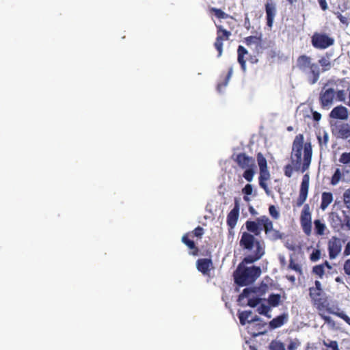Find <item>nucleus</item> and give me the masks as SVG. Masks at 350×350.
Returning a JSON list of instances; mask_svg holds the SVG:
<instances>
[{"mask_svg": "<svg viewBox=\"0 0 350 350\" xmlns=\"http://www.w3.org/2000/svg\"><path fill=\"white\" fill-rule=\"evenodd\" d=\"M312 155V146L310 142L304 145V136L301 134L297 135L293 141L291 156V163L294 170L303 173L306 171L311 163Z\"/></svg>", "mask_w": 350, "mask_h": 350, "instance_id": "obj_1", "label": "nucleus"}, {"mask_svg": "<svg viewBox=\"0 0 350 350\" xmlns=\"http://www.w3.org/2000/svg\"><path fill=\"white\" fill-rule=\"evenodd\" d=\"M268 289V286L266 284L262 283L258 287H247L240 294L239 301H241L244 298L247 299V305L252 308L260 306L257 308V311L260 314L265 315L268 319L271 318V314L269 313L271 307L261 301L265 300L261 297Z\"/></svg>", "mask_w": 350, "mask_h": 350, "instance_id": "obj_2", "label": "nucleus"}, {"mask_svg": "<svg viewBox=\"0 0 350 350\" xmlns=\"http://www.w3.org/2000/svg\"><path fill=\"white\" fill-rule=\"evenodd\" d=\"M260 274V267H247L243 264H239L234 272V282L239 286H247L254 282Z\"/></svg>", "mask_w": 350, "mask_h": 350, "instance_id": "obj_3", "label": "nucleus"}, {"mask_svg": "<svg viewBox=\"0 0 350 350\" xmlns=\"http://www.w3.org/2000/svg\"><path fill=\"white\" fill-rule=\"evenodd\" d=\"M312 46L317 49H325L334 44V39L325 33L315 32L311 38Z\"/></svg>", "mask_w": 350, "mask_h": 350, "instance_id": "obj_4", "label": "nucleus"}, {"mask_svg": "<svg viewBox=\"0 0 350 350\" xmlns=\"http://www.w3.org/2000/svg\"><path fill=\"white\" fill-rule=\"evenodd\" d=\"M332 132L337 138L347 139L350 137V125L345 123H338L336 121H330Z\"/></svg>", "mask_w": 350, "mask_h": 350, "instance_id": "obj_5", "label": "nucleus"}, {"mask_svg": "<svg viewBox=\"0 0 350 350\" xmlns=\"http://www.w3.org/2000/svg\"><path fill=\"white\" fill-rule=\"evenodd\" d=\"M335 95V90L333 88H327V85H325L319 95V100L322 107L329 109L333 105Z\"/></svg>", "mask_w": 350, "mask_h": 350, "instance_id": "obj_6", "label": "nucleus"}, {"mask_svg": "<svg viewBox=\"0 0 350 350\" xmlns=\"http://www.w3.org/2000/svg\"><path fill=\"white\" fill-rule=\"evenodd\" d=\"M233 160L241 169L248 168L250 167H256L255 159L247 155L245 153L234 154L232 157Z\"/></svg>", "mask_w": 350, "mask_h": 350, "instance_id": "obj_7", "label": "nucleus"}, {"mask_svg": "<svg viewBox=\"0 0 350 350\" xmlns=\"http://www.w3.org/2000/svg\"><path fill=\"white\" fill-rule=\"evenodd\" d=\"M269 217L264 215L258 217L255 221L248 220L245 222V227L247 231L254 234V236H259L262 231V228L265 229V222L261 221L262 219H268Z\"/></svg>", "mask_w": 350, "mask_h": 350, "instance_id": "obj_8", "label": "nucleus"}, {"mask_svg": "<svg viewBox=\"0 0 350 350\" xmlns=\"http://www.w3.org/2000/svg\"><path fill=\"white\" fill-rule=\"evenodd\" d=\"M310 176L306 174L302 178L300 186L299 195L297 200V206H301L306 202L309 189Z\"/></svg>", "mask_w": 350, "mask_h": 350, "instance_id": "obj_9", "label": "nucleus"}, {"mask_svg": "<svg viewBox=\"0 0 350 350\" xmlns=\"http://www.w3.org/2000/svg\"><path fill=\"white\" fill-rule=\"evenodd\" d=\"M196 268L204 276L211 278V271L214 269L213 264L210 258H199L196 261Z\"/></svg>", "mask_w": 350, "mask_h": 350, "instance_id": "obj_10", "label": "nucleus"}, {"mask_svg": "<svg viewBox=\"0 0 350 350\" xmlns=\"http://www.w3.org/2000/svg\"><path fill=\"white\" fill-rule=\"evenodd\" d=\"M256 243H260L256 240L253 234L244 232L242 233L240 239V245L248 251H251L254 247L256 249Z\"/></svg>", "mask_w": 350, "mask_h": 350, "instance_id": "obj_11", "label": "nucleus"}, {"mask_svg": "<svg viewBox=\"0 0 350 350\" xmlns=\"http://www.w3.org/2000/svg\"><path fill=\"white\" fill-rule=\"evenodd\" d=\"M261 221L265 223L264 231L270 240L276 241L278 239H282L283 234L278 230L273 228V222L269 219V218L262 219Z\"/></svg>", "mask_w": 350, "mask_h": 350, "instance_id": "obj_12", "label": "nucleus"}, {"mask_svg": "<svg viewBox=\"0 0 350 350\" xmlns=\"http://www.w3.org/2000/svg\"><path fill=\"white\" fill-rule=\"evenodd\" d=\"M264 254L265 250L262 244H261V243H256V249H255L254 253L246 256L240 264H243L244 265L252 264L260 259Z\"/></svg>", "mask_w": 350, "mask_h": 350, "instance_id": "obj_13", "label": "nucleus"}, {"mask_svg": "<svg viewBox=\"0 0 350 350\" xmlns=\"http://www.w3.org/2000/svg\"><path fill=\"white\" fill-rule=\"evenodd\" d=\"M342 250L341 241L338 238L333 237L328 243L329 256L330 259H334Z\"/></svg>", "mask_w": 350, "mask_h": 350, "instance_id": "obj_14", "label": "nucleus"}, {"mask_svg": "<svg viewBox=\"0 0 350 350\" xmlns=\"http://www.w3.org/2000/svg\"><path fill=\"white\" fill-rule=\"evenodd\" d=\"M265 12L267 25L271 28L273 24L275 16L276 14L275 4L271 1H267L265 3Z\"/></svg>", "mask_w": 350, "mask_h": 350, "instance_id": "obj_15", "label": "nucleus"}, {"mask_svg": "<svg viewBox=\"0 0 350 350\" xmlns=\"http://www.w3.org/2000/svg\"><path fill=\"white\" fill-rule=\"evenodd\" d=\"M315 63L312 62L311 58L305 55L299 56L297 60V68L304 74L308 73L312 66Z\"/></svg>", "mask_w": 350, "mask_h": 350, "instance_id": "obj_16", "label": "nucleus"}, {"mask_svg": "<svg viewBox=\"0 0 350 350\" xmlns=\"http://www.w3.org/2000/svg\"><path fill=\"white\" fill-rule=\"evenodd\" d=\"M348 110L342 105L335 107L329 113V117L332 119L346 120L348 119Z\"/></svg>", "mask_w": 350, "mask_h": 350, "instance_id": "obj_17", "label": "nucleus"}, {"mask_svg": "<svg viewBox=\"0 0 350 350\" xmlns=\"http://www.w3.org/2000/svg\"><path fill=\"white\" fill-rule=\"evenodd\" d=\"M239 215V205L236 200L234 208L230 211L228 215L227 224L231 228H234L237 224Z\"/></svg>", "mask_w": 350, "mask_h": 350, "instance_id": "obj_18", "label": "nucleus"}, {"mask_svg": "<svg viewBox=\"0 0 350 350\" xmlns=\"http://www.w3.org/2000/svg\"><path fill=\"white\" fill-rule=\"evenodd\" d=\"M181 241L189 248V254L190 255L196 256L199 254V249L195 242L190 239L189 234H184L182 237Z\"/></svg>", "mask_w": 350, "mask_h": 350, "instance_id": "obj_19", "label": "nucleus"}, {"mask_svg": "<svg viewBox=\"0 0 350 350\" xmlns=\"http://www.w3.org/2000/svg\"><path fill=\"white\" fill-rule=\"evenodd\" d=\"M307 76L308 81L310 84H315L320 77V68L318 64H315L312 66V68L308 70V73H305Z\"/></svg>", "mask_w": 350, "mask_h": 350, "instance_id": "obj_20", "label": "nucleus"}, {"mask_svg": "<svg viewBox=\"0 0 350 350\" xmlns=\"http://www.w3.org/2000/svg\"><path fill=\"white\" fill-rule=\"evenodd\" d=\"M288 320V314L286 313L282 314L275 318H273L269 323L271 329L278 328L283 325Z\"/></svg>", "mask_w": 350, "mask_h": 350, "instance_id": "obj_21", "label": "nucleus"}, {"mask_svg": "<svg viewBox=\"0 0 350 350\" xmlns=\"http://www.w3.org/2000/svg\"><path fill=\"white\" fill-rule=\"evenodd\" d=\"M300 220L304 232L306 234L310 235L312 231L311 214L301 215Z\"/></svg>", "mask_w": 350, "mask_h": 350, "instance_id": "obj_22", "label": "nucleus"}, {"mask_svg": "<svg viewBox=\"0 0 350 350\" xmlns=\"http://www.w3.org/2000/svg\"><path fill=\"white\" fill-rule=\"evenodd\" d=\"M332 201V193L330 192H323L322 193L321 208L323 211L325 210Z\"/></svg>", "mask_w": 350, "mask_h": 350, "instance_id": "obj_23", "label": "nucleus"}, {"mask_svg": "<svg viewBox=\"0 0 350 350\" xmlns=\"http://www.w3.org/2000/svg\"><path fill=\"white\" fill-rule=\"evenodd\" d=\"M252 312L251 310L239 311L238 317L240 323L242 325H245L246 323H250V320L252 317Z\"/></svg>", "mask_w": 350, "mask_h": 350, "instance_id": "obj_24", "label": "nucleus"}, {"mask_svg": "<svg viewBox=\"0 0 350 350\" xmlns=\"http://www.w3.org/2000/svg\"><path fill=\"white\" fill-rule=\"evenodd\" d=\"M331 224L334 228H339L343 226V220L336 213L332 212L329 215Z\"/></svg>", "mask_w": 350, "mask_h": 350, "instance_id": "obj_25", "label": "nucleus"}, {"mask_svg": "<svg viewBox=\"0 0 350 350\" xmlns=\"http://www.w3.org/2000/svg\"><path fill=\"white\" fill-rule=\"evenodd\" d=\"M245 43L247 46H254L256 50L261 44V38L258 36H249L245 38Z\"/></svg>", "mask_w": 350, "mask_h": 350, "instance_id": "obj_26", "label": "nucleus"}, {"mask_svg": "<svg viewBox=\"0 0 350 350\" xmlns=\"http://www.w3.org/2000/svg\"><path fill=\"white\" fill-rule=\"evenodd\" d=\"M281 296L278 293H271L269 295L267 301L270 307H276L280 304Z\"/></svg>", "mask_w": 350, "mask_h": 350, "instance_id": "obj_27", "label": "nucleus"}, {"mask_svg": "<svg viewBox=\"0 0 350 350\" xmlns=\"http://www.w3.org/2000/svg\"><path fill=\"white\" fill-rule=\"evenodd\" d=\"M256 167H250L244 169L245 171L243 174V177L249 183L253 180L254 176L256 173Z\"/></svg>", "mask_w": 350, "mask_h": 350, "instance_id": "obj_28", "label": "nucleus"}, {"mask_svg": "<svg viewBox=\"0 0 350 350\" xmlns=\"http://www.w3.org/2000/svg\"><path fill=\"white\" fill-rule=\"evenodd\" d=\"M319 65L322 67V72H326L331 69L333 66L331 61L327 59V58H324L321 57L319 60Z\"/></svg>", "mask_w": 350, "mask_h": 350, "instance_id": "obj_29", "label": "nucleus"}, {"mask_svg": "<svg viewBox=\"0 0 350 350\" xmlns=\"http://www.w3.org/2000/svg\"><path fill=\"white\" fill-rule=\"evenodd\" d=\"M315 232L318 235H323L325 228V225L322 223L319 219L314 221Z\"/></svg>", "mask_w": 350, "mask_h": 350, "instance_id": "obj_30", "label": "nucleus"}, {"mask_svg": "<svg viewBox=\"0 0 350 350\" xmlns=\"http://www.w3.org/2000/svg\"><path fill=\"white\" fill-rule=\"evenodd\" d=\"M257 162L260 170L267 169V162L265 157L261 152L257 154Z\"/></svg>", "mask_w": 350, "mask_h": 350, "instance_id": "obj_31", "label": "nucleus"}, {"mask_svg": "<svg viewBox=\"0 0 350 350\" xmlns=\"http://www.w3.org/2000/svg\"><path fill=\"white\" fill-rule=\"evenodd\" d=\"M317 139H318L319 145L321 148H323V146L325 148L327 147V144L329 142V135H328L327 132H326L325 131H323V136L321 137V135H318Z\"/></svg>", "mask_w": 350, "mask_h": 350, "instance_id": "obj_32", "label": "nucleus"}, {"mask_svg": "<svg viewBox=\"0 0 350 350\" xmlns=\"http://www.w3.org/2000/svg\"><path fill=\"white\" fill-rule=\"evenodd\" d=\"M270 350H285V345L279 340H273L269 345Z\"/></svg>", "mask_w": 350, "mask_h": 350, "instance_id": "obj_33", "label": "nucleus"}, {"mask_svg": "<svg viewBox=\"0 0 350 350\" xmlns=\"http://www.w3.org/2000/svg\"><path fill=\"white\" fill-rule=\"evenodd\" d=\"M323 344L327 347V350H340L338 342L336 340H323Z\"/></svg>", "mask_w": 350, "mask_h": 350, "instance_id": "obj_34", "label": "nucleus"}, {"mask_svg": "<svg viewBox=\"0 0 350 350\" xmlns=\"http://www.w3.org/2000/svg\"><path fill=\"white\" fill-rule=\"evenodd\" d=\"M188 234H189L190 237H196L197 238L201 239L204 234V229L200 226H198Z\"/></svg>", "mask_w": 350, "mask_h": 350, "instance_id": "obj_35", "label": "nucleus"}, {"mask_svg": "<svg viewBox=\"0 0 350 350\" xmlns=\"http://www.w3.org/2000/svg\"><path fill=\"white\" fill-rule=\"evenodd\" d=\"M340 178H341V172L339 168H337L335 170V172L332 177L331 184L332 185H336L339 183Z\"/></svg>", "mask_w": 350, "mask_h": 350, "instance_id": "obj_36", "label": "nucleus"}, {"mask_svg": "<svg viewBox=\"0 0 350 350\" xmlns=\"http://www.w3.org/2000/svg\"><path fill=\"white\" fill-rule=\"evenodd\" d=\"M328 312L331 314H335L337 317L341 318L343 319L347 324L350 325V318L343 312H337L332 310L331 309L327 310Z\"/></svg>", "mask_w": 350, "mask_h": 350, "instance_id": "obj_37", "label": "nucleus"}, {"mask_svg": "<svg viewBox=\"0 0 350 350\" xmlns=\"http://www.w3.org/2000/svg\"><path fill=\"white\" fill-rule=\"evenodd\" d=\"M312 271L316 275H319V278H322L325 271H324V265H318L313 267Z\"/></svg>", "mask_w": 350, "mask_h": 350, "instance_id": "obj_38", "label": "nucleus"}, {"mask_svg": "<svg viewBox=\"0 0 350 350\" xmlns=\"http://www.w3.org/2000/svg\"><path fill=\"white\" fill-rule=\"evenodd\" d=\"M288 268L301 273V267L299 264L295 263L292 257L290 258Z\"/></svg>", "mask_w": 350, "mask_h": 350, "instance_id": "obj_39", "label": "nucleus"}, {"mask_svg": "<svg viewBox=\"0 0 350 350\" xmlns=\"http://www.w3.org/2000/svg\"><path fill=\"white\" fill-rule=\"evenodd\" d=\"M343 200L346 207L350 211V189H347L344 192Z\"/></svg>", "mask_w": 350, "mask_h": 350, "instance_id": "obj_40", "label": "nucleus"}, {"mask_svg": "<svg viewBox=\"0 0 350 350\" xmlns=\"http://www.w3.org/2000/svg\"><path fill=\"white\" fill-rule=\"evenodd\" d=\"M270 178V174L268 170V169H265L263 170H260V176H259V180H264L266 181L269 180Z\"/></svg>", "mask_w": 350, "mask_h": 350, "instance_id": "obj_41", "label": "nucleus"}, {"mask_svg": "<svg viewBox=\"0 0 350 350\" xmlns=\"http://www.w3.org/2000/svg\"><path fill=\"white\" fill-rule=\"evenodd\" d=\"M339 161L344 164H348L350 163V152H343L339 159Z\"/></svg>", "mask_w": 350, "mask_h": 350, "instance_id": "obj_42", "label": "nucleus"}, {"mask_svg": "<svg viewBox=\"0 0 350 350\" xmlns=\"http://www.w3.org/2000/svg\"><path fill=\"white\" fill-rule=\"evenodd\" d=\"M269 214L271 215V216L277 219L279 218L280 217V213L279 212L277 211L275 206L274 205H271L269 206Z\"/></svg>", "mask_w": 350, "mask_h": 350, "instance_id": "obj_43", "label": "nucleus"}, {"mask_svg": "<svg viewBox=\"0 0 350 350\" xmlns=\"http://www.w3.org/2000/svg\"><path fill=\"white\" fill-rule=\"evenodd\" d=\"M335 98L338 101L345 102L346 95H345V91L344 90H338L337 92L336 91Z\"/></svg>", "mask_w": 350, "mask_h": 350, "instance_id": "obj_44", "label": "nucleus"}, {"mask_svg": "<svg viewBox=\"0 0 350 350\" xmlns=\"http://www.w3.org/2000/svg\"><path fill=\"white\" fill-rule=\"evenodd\" d=\"M321 257V251L319 250H314L310 256V259L312 262H316Z\"/></svg>", "mask_w": 350, "mask_h": 350, "instance_id": "obj_45", "label": "nucleus"}, {"mask_svg": "<svg viewBox=\"0 0 350 350\" xmlns=\"http://www.w3.org/2000/svg\"><path fill=\"white\" fill-rule=\"evenodd\" d=\"M253 192V186L251 184H247L242 189V193L244 195L250 196Z\"/></svg>", "mask_w": 350, "mask_h": 350, "instance_id": "obj_46", "label": "nucleus"}, {"mask_svg": "<svg viewBox=\"0 0 350 350\" xmlns=\"http://www.w3.org/2000/svg\"><path fill=\"white\" fill-rule=\"evenodd\" d=\"M294 170L293 165L291 164H288L284 167V174L290 178L292 176L293 170Z\"/></svg>", "mask_w": 350, "mask_h": 350, "instance_id": "obj_47", "label": "nucleus"}, {"mask_svg": "<svg viewBox=\"0 0 350 350\" xmlns=\"http://www.w3.org/2000/svg\"><path fill=\"white\" fill-rule=\"evenodd\" d=\"M299 344L297 340H291L287 349L288 350H296Z\"/></svg>", "mask_w": 350, "mask_h": 350, "instance_id": "obj_48", "label": "nucleus"}, {"mask_svg": "<svg viewBox=\"0 0 350 350\" xmlns=\"http://www.w3.org/2000/svg\"><path fill=\"white\" fill-rule=\"evenodd\" d=\"M245 55H241V54H238V62L240 64L242 70L245 72L246 70V63L244 59Z\"/></svg>", "mask_w": 350, "mask_h": 350, "instance_id": "obj_49", "label": "nucleus"}, {"mask_svg": "<svg viewBox=\"0 0 350 350\" xmlns=\"http://www.w3.org/2000/svg\"><path fill=\"white\" fill-rule=\"evenodd\" d=\"M310 295L312 299H314L321 295V291L319 290L314 289V287L310 288Z\"/></svg>", "mask_w": 350, "mask_h": 350, "instance_id": "obj_50", "label": "nucleus"}, {"mask_svg": "<svg viewBox=\"0 0 350 350\" xmlns=\"http://www.w3.org/2000/svg\"><path fill=\"white\" fill-rule=\"evenodd\" d=\"M220 33H222L221 35H220V40L222 38L228 39L229 36L231 34L230 31H228L227 30L223 29L221 26Z\"/></svg>", "mask_w": 350, "mask_h": 350, "instance_id": "obj_51", "label": "nucleus"}, {"mask_svg": "<svg viewBox=\"0 0 350 350\" xmlns=\"http://www.w3.org/2000/svg\"><path fill=\"white\" fill-rule=\"evenodd\" d=\"M259 185L262 188L267 195L270 194V190L269 189L267 183L264 180H259Z\"/></svg>", "mask_w": 350, "mask_h": 350, "instance_id": "obj_52", "label": "nucleus"}, {"mask_svg": "<svg viewBox=\"0 0 350 350\" xmlns=\"http://www.w3.org/2000/svg\"><path fill=\"white\" fill-rule=\"evenodd\" d=\"M344 271L346 274L350 275V259L345 261L344 265Z\"/></svg>", "mask_w": 350, "mask_h": 350, "instance_id": "obj_53", "label": "nucleus"}, {"mask_svg": "<svg viewBox=\"0 0 350 350\" xmlns=\"http://www.w3.org/2000/svg\"><path fill=\"white\" fill-rule=\"evenodd\" d=\"M312 119L316 122H319L321 119V114L318 111H312Z\"/></svg>", "mask_w": 350, "mask_h": 350, "instance_id": "obj_54", "label": "nucleus"}, {"mask_svg": "<svg viewBox=\"0 0 350 350\" xmlns=\"http://www.w3.org/2000/svg\"><path fill=\"white\" fill-rule=\"evenodd\" d=\"M337 18L339 19V21L345 25H348V21L347 18L342 16L341 14L338 13L337 14Z\"/></svg>", "mask_w": 350, "mask_h": 350, "instance_id": "obj_55", "label": "nucleus"}, {"mask_svg": "<svg viewBox=\"0 0 350 350\" xmlns=\"http://www.w3.org/2000/svg\"><path fill=\"white\" fill-rule=\"evenodd\" d=\"M237 53L238 54H241V55H245L247 54V51L244 46L240 45L238 47Z\"/></svg>", "mask_w": 350, "mask_h": 350, "instance_id": "obj_56", "label": "nucleus"}, {"mask_svg": "<svg viewBox=\"0 0 350 350\" xmlns=\"http://www.w3.org/2000/svg\"><path fill=\"white\" fill-rule=\"evenodd\" d=\"M319 4L323 10H326L328 8L326 0H318Z\"/></svg>", "mask_w": 350, "mask_h": 350, "instance_id": "obj_57", "label": "nucleus"}, {"mask_svg": "<svg viewBox=\"0 0 350 350\" xmlns=\"http://www.w3.org/2000/svg\"><path fill=\"white\" fill-rule=\"evenodd\" d=\"M343 254L345 256L350 255V241L347 243L344 250Z\"/></svg>", "mask_w": 350, "mask_h": 350, "instance_id": "obj_58", "label": "nucleus"}, {"mask_svg": "<svg viewBox=\"0 0 350 350\" xmlns=\"http://www.w3.org/2000/svg\"><path fill=\"white\" fill-rule=\"evenodd\" d=\"M310 208H309V206L308 204H305L304 206V208L301 211V215H310Z\"/></svg>", "mask_w": 350, "mask_h": 350, "instance_id": "obj_59", "label": "nucleus"}, {"mask_svg": "<svg viewBox=\"0 0 350 350\" xmlns=\"http://www.w3.org/2000/svg\"><path fill=\"white\" fill-rule=\"evenodd\" d=\"M217 27V36L215 39V42L214 43V46L215 47V49L219 51V26L216 25Z\"/></svg>", "mask_w": 350, "mask_h": 350, "instance_id": "obj_60", "label": "nucleus"}, {"mask_svg": "<svg viewBox=\"0 0 350 350\" xmlns=\"http://www.w3.org/2000/svg\"><path fill=\"white\" fill-rule=\"evenodd\" d=\"M244 26L247 29H249L250 27V18L247 16V14H245V21H244Z\"/></svg>", "mask_w": 350, "mask_h": 350, "instance_id": "obj_61", "label": "nucleus"}, {"mask_svg": "<svg viewBox=\"0 0 350 350\" xmlns=\"http://www.w3.org/2000/svg\"><path fill=\"white\" fill-rule=\"evenodd\" d=\"M347 227L350 230V216L345 215V218L343 220Z\"/></svg>", "mask_w": 350, "mask_h": 350, "instance_id": "obj_62", "label": "nucleus"}, {"mask_svg": "<svg viewBox=\"0 0 350 350\" xmlns=\"http://www.w3.org/2000/svg\"><path fill=\"white\" fill-rule=\"evenodd\" d=\"M261 321V318L259 317L257 315H255V316H252V317L250 320V323H255V322H258V321Z\"/></svg>", "mask_w": 350, "mask_h": 350, "instance_id": "obj_63", "label": "nucleus"}, {"mask_svg": "<svg viewBox=\"0 0 350 350\" xmlns=\"http://www.w3.org/2000/svg\"><path fill=\"white\" fill-rule=\"evenodd\" d=\"M314 284H315L314 289L319 290V291H321L322 288H321V282L319 280H316Z\"/></svg>", "mask_w": 350, "mask_h": 350, "instance_id": "obj_64", "label": "nucleus"}]
</instances>
